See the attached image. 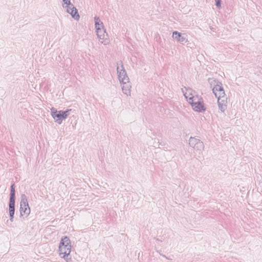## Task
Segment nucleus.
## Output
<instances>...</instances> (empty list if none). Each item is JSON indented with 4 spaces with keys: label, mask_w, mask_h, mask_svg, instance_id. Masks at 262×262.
Returning a JSON list of instances; mask_svg holds the SVG:
<instances>
[{
    "label": "nucleus",
    "mask_w": 262,
    "mask_h": 262,
    "mask_svg": "<svg viewBox=\"0 0 262 262\" xmlns=\"http://www.w3.org/2000/svg\"><path fill=\"white\" fill-rule=\"evenodd\" d=\"M208 81L210 85L213 86L212 91L217 98L219 110L222 112H224L227 109V97L225 93L222 83L214 78H208Z\"/></svg>",
    "instance_id": "1"
},
{
    "label": "nucleus",
    "mask_w": 262,
    "mask_h": 262,
    "mask_svg": "<svg viewBox=\"0 0 262 262\" xmlns=\"http://www.w3.org/2000/svg\"><path fill=\"white\" fill-rule=\"evenodd\" d=\"M59 255L63 258L67 262H71V259L68 256L71 251V241L67 236H64L61 238L59 246Z\"/></svg>",
    "instance_id": "2"
},
{
    "label": "nucleus",
    "mask_w": 262,
    "mask_h": 262,
    "mask_svg": "<svg viewBox=\"0 0 262 262\" xmlns=\"http://www.w3.org/2000/svg\"><path fill=\"white\" fill-rule=\"evenodd\" d=\"M191 104L193 110L198 112H204L206 111V107L204 104L202 97L197 95L189 102Z\"/></svg>",
    "instance_id": "3"
},
{
    "label": "nucleus",
    "mask_w": 262,
    "mask_h": 262,
    "mask_svg": "<svg viewBox=\"0 0 262 262\" xmlns=\"http://www.w3.org/2000/svg\"><path fill=\"white\" fill-rule=\"evenodd\" d=\"M15 185L13 184L11 186L9 203V213L10 216V221L11 222H13L14 219L15 212Z\"/></svg>",
    "instance_id": "4"
},
{
    "label": "nucleus",
    "mask_w": 262,
    "mask_h": 262,
    "mask_svg": "<svg viewBox=\"0 0 262 262\" xmlns=\"http://www.w3.org/2000/svg\"><path fill=\"white\" fill-rule=\"evenodd\" d=\"M30 213V208L28 203L27 196L23 194L21 195L20 203V216H28Z\"/></svg>",
    "instance_id": "5"
},
{
    "label": "nucleus",
    "mask_w": 262,
    "mask_h": 262,
    "mask_svg": "<svg viewBox=\"0 0 262 262\" xmlns=\"http://www.w3.org/2000/svg\"><path fill=\"white\" fill-rule=\"evenodd\" d=\"M189 145L195 151L201 154L204 149V144L200 139L191 137L189 139Z\"/></svg>",
    "instance_id": "6"
},
{
    "label": "nucleus",
    "mask_w": 262,
    "mask_h": 262,
    "mask_svg": "<svg viewBox=\"0 0 262 262\" xmlns=\"http://www.w3.org/2000/svg\"><path fill=\"white\" fill-rule=\"evenodd\" d=\"M117 71L119 81L123 82V81H126L129 78L122 61L117 63Z\"/></svg>",
    "instance_id": "7"
},
{
    "label": "nucleus",
    "mask_w": 262,
    "mask_h": 262,
    "mask_svg": "<svg viewBox=\"0 0 262 262\" xmlns=\"http://www.w3.org/2000/svg\"><path fill=\"white\" fill-rule=\"evenodd\" d=\"M99 41L104 45H107L110 43V40L105 29H101L96 31Z\"/></svg>",
    "instance_id": "8"
},
{
    "label": "nucleus",
    "mask_w": 262,
    "mask_h": 262,
    "mask_svg": "<svg viewBox=\"0 0 262 262\" xmlns=\"http://www.w3.org/2000/svg\"><path fill=\"white\" fill-rule=\"evenodd\" d=\"M62 7L66 10V12L69 13L75 20H78L79 19L80 16L78 13V11L73 4L67 6H64V5H62Z\"/></svg>",
    "instance_id": "9"
},
{
    "label": "nucleus",
    "mask_w": 262,
    "mask_h": 262,
    "mask_svg": "<svg viewBox=\"0 0 262 262\" xmlns=\"http://www.w3.org/2000/svg\"><path fill=\"white\" fill-rule=\"evenodd\" d=\"M122 86V92L127 96H130L131 94L132 85L128 78L126 81H120Z\"/></svg>",
    "instance_id": "10"
},
{
    "label": "nucleus",
    "mask_w": 262,
    "mask_h": 262,
    "mask_svg": "<svg viewBox=\"0 0 262 262\" xmlns=\"http://www.w3.org/2000/svg\"><path fill=\"white\" fill-rule=\"evenodd\" d=\"M51 115L55 120V121L58 124H60L62 123L63 119L61 118V111H57L54 108L51 109Z\"/></svg>",
    "instance_id": "11"
},
{
    "label": "nucleus",
    "mask_w": 262,
    "mask_h": 262,
    "mask_svg": "<svg viewBox=\"0 0 262 262\" xmlns=\"http://www.w3.org/2000/svg\"><path fill=\"white\" fill-rule=\"evenodd\" d=\"M172 38L180 42L182 44H184L185 43L187 42V39L183 35H182V34L177 31L173 32L172 33Z\"/></svg>",
    "instance_id": "12"
},
{
    "label": "nucleus",
    "mask_w": 262,
    "mask_h": 262,
    "mask_svg": "<svg viewBox=\"0 0 262 262\" xmlns=\"http://www.w3.org/2000/svg\"><path fill=\"white\" fill-rule=\"evenodd\" d=\"M184 95L185 96L187 101L189 102L193 98L196 96V92L191 89L187 88L186 89V92L184 93Z\"/></svg>",
    "instance_id": "13"
},
{
    "label": "nucleus",
    "mask_w": 262,
    "mask_h": 262,
    "mask_svg": "<svg viewBox=\"0 0 262 262\" xmlns=\"http://www.w3.org/2000/svg\"><path fill=\"white\" fill-rule=\"evenodd\" d=\"M95 20V27L96 29V31H99L101 29H105L104 28V25L103 23L101 21L99 17L95 16L94 17Z\"/></svg>",
    "instance_id": "14"
},
{
    "label": "nucleus",
    "mask_w": 262,
    "mask_h": 262,
    "mask_svg": "<svg viewBox=\"0 0 262 262\" xmlns=\"http://www.w3.org/2000/svg\"><path fill=\"white\" fill-rule=\"evenodd\" d=\"M61 114V118L63 120H65L70 115V112L71 111V110H67L65 111H60Z\"/></svg>",
    "instance_id": "15"
},
{
    "label": "nucleus",
    "mask_w": 262,
    "mask_h": 262,
    "mask_svg": "<svg viewBox=\"0 0 262 262\" xmlns=\"http://www.w3.org/2000/svg\"><path fill=\"white\" fill-rule=\"evenodd\" d=\"M62 5L64 6H70L72 4L71 3V0H62Z\"/></svg>",
    "instance_id": "16"
},
{
    "label": "nucleus",
    "mask_w": 262,
    "mask_h": 262,
    "mask_svg": "<svg viewBox=\"0 0 262 262\" xmlns=\"http://www.w3.org/2000/svg\"><path fill=\"white\" fill-rule=\"evenodd\" d=\"M215 5L217 8H220L221 7V0H215Z\"/></svg>",
    "instance_id": "17"
},
{
    "label": "nucleus",
    "mask_w": 262,
    "mask_h": 262,
    "mask_svg": "<svg viewBox=\"0 0 262 262\" xmlns=\"http://www.w3.org/2000/svg\"><path fill=\"white\" fill-rule=\"evenodd\" d=\"M160 255H162L163 257H165V258H167L168 259H169V258H168L167 257H166V255L161 254V253H160Z\"/></svg>",
    "instance_id": "18"
}]
</instances>
